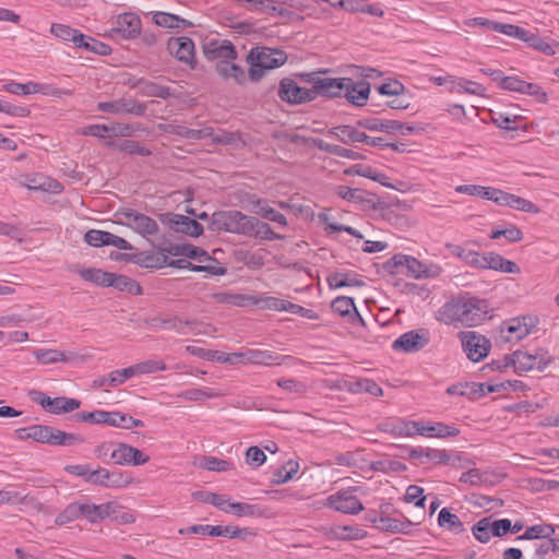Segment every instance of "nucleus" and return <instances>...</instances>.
Wrapping results in <instances>:
<instances>
[{"label":"nucleus","instance_id":"nucleus-24","mask_svg":"<svg viewBox=\"0 0 559 559\" xmlns=\"http://www.w3.org/2000/svg\"><path fill=\"white\" fill-rule=\"evenodd\" d=\"M81 516H85L91 523H96L110 515L116 506L114 502H107L103 504H94L88 501H81Z\"/></svg>","mask_w":559,"mask_h":559},{"label":"nucleus","instance_id":"nucleus-52","mask_svg":"<svg viewBox=\"0 0 559 559\" xmlns=\"http://www.w3.org/2000/svg\"><path fill=\"white\" fill-rule=\"evenodd\" d=\"M299 464L295 461H288L273 473L272 483L281 485L289 481L298 473Z\"/></svg>","mask_w":559,"mask_h":559},{"label":"nucleus","instance_id":"nucleus-29","mask_svg":"<svg viewBox=\"0 0 559 559\" xmlns=\"http://www.w3.org/2000/svg\"><path fill=\"white\" fill-rule=\"evenodd\" d=\"M328 135L335 138L344 144L367 141V134L350 126H337L328 131Z\"/></svg>","mask_w":559,"mask_h":559},{"label":"nucleus","instance_id":"nucleus-14","mask_svg":"<svg viewBox=\"0 0 559 559\" xmlns=\"http://www.w3.org/2000/svg\"><path fill=\"white\" fill-rule=\"evenodd\" d=\"M167 50L175 56L178 61L188 64L191 69L195 68L194 43L189 37H171L167 41Z\"/></svg>","mask_w":559,"mask_h":559},{"label":"nucleus","instance_id":"nucleus-60","mask_svg":"<svg viewBox=\"0 0 559 559\" xmlns=\"http://www.w3.org/2000/svg\"><path fill=\"white\" fill-rule=\"evenodd\" d=\"M80 510V502L70 503L61 513L57 515L55 523L61 526L79 519L81 516Z\"/></svg>","mask_w":559,"mask_h":559},{"label":"nucleus","instance_id":"nucleus-15","mask_svg":"<svg viewBox=\"0 0 559 559\" xmlns=\"http://www.w3.org/2000/svg\"><path fill=\"white\" fill-rule=\"evenodd\" d=\"M292 356H283L275 352L262 350L258 348H245V364H253L261 366H281L287 361H292Z\"/></svg>","mask_w":559,"mask_h":559},{"label":"nucleus","instance_id":"nucleus-58","mask_svg":"<svg viewBox=\"0 0 559 559\" xmlns=\"http://www.w3.org/2000/svg\"><path fill=\"white\" fill-rule=\"evenodd\" d=\"M331 307L334 312L341 314L342 317L349 316L352 312L357 313V309L355 307L354 300L350 297L340 296L336 297Z\"/></svg>","mask_w":559,"mask_h":559},{"label":"nucleus","instance_id":"nucleus-51","mask_svg":"<svg viewBox=\"0 0 559 559\" xmlns=\"http://www.w3.org/2000/svg\"><path fill=\"white\" fill-rule=\"evenodd\" d=\"M223 396V393L219 391H215L210 388L204 389H189L178 394V397L183 399L186 401H203L206 399H216Z\"/></svg>","mask_w":559,"mask_h":559},{"label":"nucleus","instance_id":"nucleus-49","mask_svg":"<svg viewBox=\"0 0 559 559\" xmlns=\"http://www.w3.org/2000/svg\"><path fill=\"white\" fill-rule=\"evenodd\" d=\"M449 91L452 93H466L472 95H480L484 91V87L474 81H469L466 79H457L454 78L451 80V86H449Z\"/></svg>","mask_w":559,"mask_h":559},{"label":"nucleus","instance_id":"nucleus-31","mask_svg":"<svg viewBox=\"0 0 559 559\" xmlns=\"http://www.w3.org/2000/svg\"><path fill=\"white\" fill-rule=\"evenodd\" d=\"M366 531L356 525H333L325 530V535L337 539H361L366 536Z\"/></svg>","mask_w":559,"mask_h":559},{"label":"nucleus","instance_id":"nucleus-63","mask_svg":"<svg viewBox=\"0 0 559 559\" xmlns=\"http://www.w3.org/2000/svg\"><path fill=\"white\" fill-rule=\"evenodd\" d=\"M167 367L163 360H145L133 365V370L136 374L154 373L157 371H164Z\"/></svg>","mask_w":559,"mask_h":559},{"label":"nucleus","instance_id":"nucleus-21","mask_svg":"<svg viewBox=\"0 0 559 559\" xmlns=\"http://www.w3.org/2000/svg\"><path fill=\"white\" fill-rule=\"evenodd\" d=\"M349 84H345L343 95L346 99L355 106H364L369 97L370 84L369 82L361 80L355 82L350 78H346Z\"/></svg>","mask_w":559,"mask_h":559},{"label":"nucleus","instance_id":"nucleus-3","mask_svg":"<svg viewBox=\"0 0 559 559\" xmlns=\"http://www.w3.org/2000/svg\"><path fill=\"white\" fill-rule=\"evenodd\" d=\"M287 55L283 50L269 47H254L247 56L249 63V78L251 81H259L267 70L283 66Z\"/></svg>","mask_w":559,"mask_h":559},{"label":"nucleus","instance_id":"nucleus-16","mask_svg":"<svg viewBox=\"0 0 559 559\" xmlns=\"http://www.w3.org/2000/svg\"><path fill=\"white\" fill-rule=\"evenodd\" d=\"M278 96L282 100L292 104H300L314 99L312 88L300 87L290 79L282 80Z\"/></svg>","mask_w":559,"mask_h":559},{"label":"nucleus","instance_id":"nucleus-9","mask_svg":"<svg viewBox=\"0 0 559 559\" xmlns=\"http://www.w3.org/2000/svg\"><path fill=\"white\" fill-rule=\"evenodd\" d=\"M356 491V488L338 490L328 498V506L344 514H357L364 510V507L357 498Z\"/></svg>","mask_w":559,"mask_h":559},{"label":"nucleus","instance_id":"nucleus-26","mask_svg":"<svg viewBox=\"0 0 559 559\" xmlns=\"http://www.w3.org/2000/svg\"><path fill=\"white\" fill-rule=\"evenodd\" d=\"M445 248L451 255L459 258L471 267L480 270L483 253L450 242L445 245Z\"/></svg>","mask_w":559,"mask_h":559},{"label":"nucleus","instance_id":"nucleus-56","mask_svg":"<svg viewBox=\"0 0 559 559\" xmlns=\"http://www.w3.org/2000/svg\"><path fill=\"white\" fill-rule=\"evenodd\" d=\"M200 466L207 471L213 472H227L233 468V463L216 456H203L200 461Z\"/></svg>","mask_w":559,"mask_h":559},{"label":"nucleus","instance_id":"nucleus-40","mask_svg":"<svg viewBox=\"0 0 559 559\" xmlns=\"http://www.w3.org/2000/svg\"><path fill=\"white\" fill-rule=\"evenodd\" d=\"M168 265L178 269H190L194 272H206L211 275H224L226 273V269L223 266L214 264L194 265L187 259L170 260Z\"/></svg>","mask_w":559,"mask_h":559},{"label":"nucleus","instance_id":"nucleus-32","mask_svg":"<svg viewBox=\"0 0 559 559\" xmlns=\"http://www.w3.org/2000/svg\"><path fill=\"white\" fill-rule=\"evenodd\" d=\"M409 456L413 459L427 457L436 464L448 465L451 455L447 450L432 449V448H415L409 450Z\"/></svg>","mask_w":559,"mask_h":559},{"label":"nucleus","instance_id":"nucleus-37","mask_svg":"<svg viewBox=\"0 0 559 559\" xmlns=\"http://www.w3.org/2000/svg\"><path fill=\"white\" fill-rule=\"evenodd\" d=\"M212 299L218 304L235 306V307H245L250 305V301H253V296L245 295V294H236L231 292H217L211 295Z\"/></svg>","mask_w":559,"mask_h":559},{"label":"nucleus","instance_id":"nucleus-23","mask_svg":"<svg viewBox=\"0 0 559 559\" xmlns=\"http://www.w3.org/2000/svg\"><path fill=\"white\" fill-rule=\"evenodd\" d=\"M118 412H107V411H94V412H80L73 415L74 420L76 421H85L90 424H104L111 427H116L119 425L117 423Z\"/></svg>","mask_w":559,"mask_h":559},{"label":"nucleus","instance_id":"nucleus-64","mask_svg":"<svg viewBox=\"0 0 559 559\" xmlns=\"http://www.w3.org/2000/svg\"><path fill=\"white\" fill-rule=\"evenodd\" d=\"M132 454V445L126 443H118L117 448L112 450L110 456L116 464L130 465Z\"/></svg>","mask_w":559,"mask_h":559},{"label":"nucleus","instance_id":"nucleus-20","mask_svg":"<svg viewBox=\"0 0 559 559\" xmlns=\"http://www.w3.org/2000/svg\"><path fill=\"white\" fill-rule=\"evenodd\" d=\"M166 223L176 233L192 237L203 234V226L199 222L181 214H167Z\"/></svg>","mask_w":559,"mask_h":559},{"label":"nucleus","instance_id":"nucleus-55","mask_svg":"<svg viewBox=\"0 0 559 559\" xmlns=\"http://www.w3.org/2000/svg\"><path fill=\"white\" fill-rule=\"evenodd\" d=\"M250 532L248 528H239L233 525H210V536H224L228 538H246Z\"/></svg>","mask_w":559,"mask_h":559},{"label":"nucleus","instance_id":"nucleus-33","mask_svg":"<svg viewBox=\"0 0 559 559\" xmlns=\"http://www.w3.org/2000/svg\"><path fill=\"white\" fill-rule=\"evenodd\" d=\"M73 45L76 48L84 49L86 51H91V52H94V53H97L100 56H107L111 51V48L108 45H106L97 39H94L91 36H86L84 34H82L81 32L76 37H74Z\"/></svg>","mask_w":559,"mask_h":559},{"label":"nucleus","instance_id":"nucleus-43","mask_svg":"<svg viewBox=\"0 0 559 559\" xmlns=\"http://www.w3.org/2000/svg\"><path fill=\"white\" fill-rule=\"evenodd\" d=\"M45 85L36 82L17 83L10 81L3 85V90L14 95H29L36 93H44Z\"/></svg>","mask_w":559,"mask_h":559},{"label":"nucleus","instance_id":"nucleus-50","mask_svg":"<svg viewBox=\"0 0 559 559\" xmlns=\"http://www.w3.org/2000/svg\"><path fill=\"white\" fill-rule=\"evenodd\" d=\"M250 225L252 228L249 237H254L261 240H275L283 238L281 235L274 233L267 223L261 222L257 217L252 216Z\"/></svg>","mask_w":559,"mask_h":559},{"label":"nucleus","instance_id":"nucleus-54","mask_svg":"<svg viewBox=\"0 0 559 559\" xmlns=\"http://www.w3.org/2000/svg\"><path fill=\"white\" fill-rule=\"evenodd\" d=\"M109 145L130 155L148 156L152 154L147 147L134 140H123L119 143L111 142Z\"/></svg>","mask_w":559,"mask_h":559},{"label":"nucleus","instance_id":"nucleus-10","mask_svg":"<svg viewBox=\"0 0 559 559\" xmlns=\"http://www.w3.org/2000/svg\"><path fill=\"white\" fill-rule=\"evenodd\" d=\"M33 400L51 414L70 413L78 409L81 401L72 397L59 396L51 399L40 391L34 392Z\"/></svg>","mask_w":559,"mask_h":559},{"label":"nucleus","instance_id":"nucleus-2","mask_svg":"<svg viewBox=\"0 0 559 559\" xmlns=\"http://www.w3.org/2000/svg\"><path fill=\"white\" fill-rule=\"evenodd\" d=\"M202 49L207 60L216 61L215 70L223 79H233L239 84L246 81L243 69L234 62L237 59V51L230 40L206 39Z\"/></svg>","mask_w":559,"mask_h":559},{"label":"nucleus","instance_id":"nucleus-35","mask_svg":"<svg viewBox=\"0 0 559 559\" xmlns=\"http://www.w3.org/2000/svg\"><path fill=\"white\" fill-rule=\"evenodd\" d=\"M132 87H139L141 95L147 97H158L166 99L171 95L170 88L168 86L146 81L144 79L138 80L134 84H132Z\"/></svg>","mask_w":559,"mask_h":559},{"label":"nucleus","instance_id":"nucleus-53","mask_svg":"<svg viewBox=\"0 0 559 559\" xmlns=\"http://www.w3.org/2000/svg\"><path fill=\"white\" fill-rule=\"evenodd\" d=\"M76 272L84 281L92 282L104 287H108L109 278L111 277L110 272H104L99 269H80L76 270Z\"/></svg>","mask_w":559,"mask_h":559},{"label":"nucleus","instance_id":"nucleus-5","mask_svg":"<svg viewBox=\"0 0 559 559\" xmlns=\"http://www.w3.org/2000/svg\"><path fill=\"white\" fill-rule=\"evenodd\" d=\"M386 271L392 274H405L415 278L437 277L441 273L439 265H426L416 258L406 254H395L386 260Z\"/></svg>","mask_w":559,"mask_h":559},{"label":"nucleus","instance_id":"nucleus-57","mask_svg":"<svg viewBox=\"0 0 559 559\" xmlns=\"http://www.w3.org/2000/svg\"><path fill=\"white\" fill-rule=\"evenodd\" d=\"M227 513L237 516H260L261 511L258 506L246 502H230Z\"/></svg>","mask_w":559,"mask_h":559},{"label":"nucleus","instance_id":"nucleus-17","mask_svg":"<svg viewBox=\"0 0 559 559\" xmlns=\"http://www.w3.org/2000/svg\"><path fill=\"white\" fill-rule=\"evenodd\" d=\"M131 483V478L119 471H109L104 467L94 469L91 484L108 488H123Z\"/></svg>","mask_w":559,"mask_h":559},{"label":"nucleus","instance_id":"nucleus-62","mask_svg":"<svg viewBox=\"0 0 559 559\" xmlns=\"http://www.w3.org/2000/svg\"><path fill=\"white\" fill-rule=\"evenodd\" d=\"M473 535L480 543H487L490 539L491 527L490 518H484L475 523L472 527Z\"/></svg>","mask_w":559,"mask_h":559},{"label":"nucleus","instance_id":"nucleus-34","mask_svg":"<svg viewBox=\"0 0 559 559\" xmlns=\"http://www.w3.org/2000/svg\"><path fill=\"white\" fill-rule=\"evenodd\" d=\"M331 288L358 287L364 285V281L358 275L350 272H333L326 278Z\"/></svg>","mask_w":559,"mask_h":559},{"label":"nucleus","instance_id":"nucleus-25","mask_svg":"<svg viewBox=\"0 0 559 559\" xmlns=\"http://www.w3.org/2000/svg\"><path fill=\"white\" fill-rule=\"evenodd\" d=\"M36 359L43 365L57 362H69L75 360L79 356L73 352H61L58 349H36L34 352Z\"/></svg>","mask_w":559,"mask_h":559},{"label":"nucleus","instance_id":"nucleus-42","mask_svg":"<svg viewBox=\"0 0 559 559\" xmlns=\"http://www.w3.org/2000/svg\"><path fill=\"white\" fill-rule=\"evenodd\" d=\"M438 524L454 534H461L465 531L464 524L460 518L448 508H443L439 512Z\"/></svg>","mask_w":559,"mask_h":559},{"label":"nucleus","instance_id":"nucleus-39","mask_svg":"<svg viewBox=\"0 0 559 559\" xmlns=\"http://www.w3.org/2000/svg\"><path fill=\"white\" fill-rule=\"evenodd\" d=\"M48 428L46 425H33L25 428H19L15 430V436L20 440L32 439L39 443H46L48 439Z\"/></svg>","mask_w":559,"mask_h":559},{"label":"nucleus","instance_id":"nucleus-1","mask_svg":"<svg viewBox=\"0 0 559 559\" xmlns=\"http://www.w3.org/2000/svg\"><path fill=\"white\" fill-rule=\"evenodd\" d=\"M490 306L486 299L468 293L443 304L436 312V319L447 325L460 323L465 326L481 324L490 318Z\"/></svg>","mask_w":559,"mask_h":559},{"label":"nucleus","instance_id":"nucleus-13","mask_svg":"<svg viewBox=\"0 0 559 559\" xmlns=\"http://www.w3.org/2000/svg\"><path fill=\"white\" fill-rule=\"evenodd\" d=\"M429 341L427 330L408 331L393 342L392 348L396 352L416 353L426 347Z\"/></svg>","mask_w":559,"mask_h":559},{"label":"nucleus","instance_id":"nucleus-59","mask_svg":"<svg viewBox=\"0 0 559 559\" xmlns=\"http://www.w3.org/2000/svg\"><path fill=\"white\" fill-rule=\"evenodd\" d=\"M183 321L181 318L175 316V317H168V318H154L152 320L153 325H159L164 330H174L180 334H186L187 332L183 331Z\"/></svg>","mask_w":559,"mask_h":559},{"label":"nucleus","instance_id":"nucleus-46","mask_svg":"<svg viewBox=\"0 0 559 559\" xmlns=\"http://www.w3.org/2000/svg\"><path fill=\"white\" fill-rule=\"evenodd\" d=\"M510 357L514 360L513 367L518 372H527L536 369L537 357L533 356V354L515 350L510 354Z\"/></svg>","mask_w":559,"mask_h":559},{"label":"nucleus","instance_id":"nucleus-61","mask_svg":"<svg viewBox=\"0 0 559 559\" xmlns=\"http://www.w3.org/2000/svg\"><path fill=\"white\" fill-rule=\"evenodd\" d=\"M526 38L527 39H525L524 41L527 43L530 47L547 56H552L556 53L554 46L542 39L537 34H534L528 31Z\"/></svg>","mask_w":559,"mask_h":559},{"label":"nucleus","instance_id":"nucleus-28","mask_svg":"<svg viewBox=\"0 0 559 559\" xmlns=\"http://www.w3.org/2000/svg\"><path fill=\"white\" fill-rule=\"evenodd\" d=\"M48 431L46 444L49 445L71 447L74 444H81L85 441L81 435L66 432L51 426H49Z\"/></svg>","mask_w":559,"mask_h":559},{"label":"nucleus","instance_id":"nucleus-12","mask_svg":"<svg viewBox=\"0 0 559 559\" xmlns=\"http://www.w3.org/2000/svg\"><path fill=\"white\" fill-rule=\"evenodd\" d=\"M97 109L115 115L143 116L146 111V105L133 98L122 97L110 102H100L97 104Z\"/></svg>","mask_w":559,"mask_h":559},{"label":"nucleus","instance_id":"nucleus-36","mask_svg":"<svg viewBox=\"0 0 559 559\" xmlns=\"http://www.w3.org/2000/svg\"><path fill=\"white\" fill-rule=\"evenodd\" d=\"M252 212L262 218L269 219L271 222H274L281 226L287 225V219L285 215L282 213L275 211L272 206L269 205V203L265 200H257L253 203Z\"/></svg>","mask_w":559,"mask_h":559},{"label":"nucleus","instance_id":"nucleus-41","mask_svg":"<svg viewBox=\"0 0 559 559\" xmlns=\"http://www.w3.org/2000/svg\"><path fill=\"white\" fill-rule=\"evenodd\" d=\"M555 526L551 524H536L528 526L525 532L518 536L519 540L549 539L555 534Z\"/></svg>","mask_w":559,"mask_h":559},{"label":"nucleus","instance_id":"nucleus-8","mask_svg":"<svg viewBox=\"0 0 559 559\" xmlns=\"http://www.w3.org/2000/svg\"><path fill=\"white\" fill-rule=\"evenodd\" d=\"M459 338L469 360L477 362L489 354L491 343L485 335L476 331H462Z\"/></svg>","mask_w":559,"mask_h":559},{"label":"nucleus","instance_id":"nucleus-30","mask_svg":"<svg viewBox=\"0 0 559 559\" xmlns=\"http://www.w3.org/2000/svg\"><path fill=\"white\" fill-rule=\"evenodd\" d=\"M168 252L174 255H183L186 258L195 260L199 263H203L202 265L212 264V262L215 261V259L209 255L206 251L191 245L176 246L168 250Z\"/></svg>","mask_w":559,"mask_h":559},{"label":"nucleus","instance_id":"nucleus-19","mask_svg":"<svg viewBox=\"0 0 559 559\" xmlns=\"http://www.w3.org/2000/svg\"><path fill=\"white\" fill-rule=\"evenodd\" d=\"M417 424L416 435L427 438L444 439L449 437H456L460 433V430L456 427L443 423H426L417 420Z\"/></svg>","mask_w":559,"mask_h":559},{"label":"nucleus","instance_id":"nucleus-11","mask_svg":"<svg viewBox=\"0 0 559 559\" xmlns=\"http://www.w3.org/2000/svg\"><path fill=\"white\" fill-rule=\"evenodd\" d=\"M536 322L535 318L528 316L512 318L503 322L501 332L508 333L504 336L507 342H520L533 332L536 328Z\"/></svg>","mask_w":559,"mask_h":559},{"label":"nucleus","instance_id":"nucleus-48","mask_svg":"<svg viewBox=\"0 0 559 559\" xmlns=\"http://www.w3.org/2000/svg\"><path fill=\"white\" fill-rule=\"evenodd\" d=\"M153 20L156 25L167 28H180L191 25L189 21L166 12H156Z\"/></svg>","mask_w":559,"mask_h":559},{"label":"nucleus","instance_id":"nucleus-47","mask_svg":"<svg viewBox=\"0 0 559 559\" xmlns=\"http://www.w3.org/2000/svg\"><path fill=\"white\" fill-rule=\"evenodd\" d=\"M314 144L320 151H323L325 153H329V154H332V155H335L338 157H344V158H348V159H353V160H356L360 157V154L353 150L345 148L340 145L326 143L321 139L316 140Z\"/></svg>","mask_w":559,"mask_h":559},{"label":"nucleus","instance_id":"nucleus-27","mask_svg":"<svg viewBox=\"0 0 559 559\" xmlns=\"http://www.w3.org/2000/svg\"><path fill=\"white\" fill-rule=\"evenodd\" d=\"M250 305H258L261 309L275 310V311H286V312H295L300 311L299 305L293 304L288 300H284L277 297H253V301H250Z\"/></svg>","mask_w":559,"mask_h":559},{"label":"nucleus","instance_id":"nucleus-18","mask_svg":"<svg viewBox=\"0 0 559 559\" xmlns=\"http://www.w3.org/2000/svg\"><path fill=\"white\" fill-rule=\"evenodd\" d=\"M110 32L111 36H119L124 39L134 38L141 32V20L134 13L120 14Z\"/></svg>","mask_w":559,"mask_h":559},{"label":"nucleus","instance_id":"nucleus-45","mask_svg":"<svg viewBox=\"0 0 559 559\" xmlns=\"http://www.w3.org/2000/svg\"><path fill=\"white\" fill-rule=\"evenodd\" d=\"M108 287H115L121 292H128L134 295L142 294V288L135 281L126 275H117L115 273H111Z\"/></svg>","mask_w":559,"mask_h":559},{"label":"nucleus","instance_id":"nucleus-6","mask_svg":"<svg viewBox=\"0 0 559 559\" xmlns=\"http://www.w3.org/2000/svg\"><path fill=\"white\" fill-rule=\"evenodd\" d=\"M302 79L312 84L314 98L318 95L325 97H338L343 95L345 84H349L346 78H328L324 72H310L301 75Z\"/></svg>","mask_w":559,"mask_h":559},{"label":"nucleus","instance_id":"nucleus-4","mask_svg":"<svg viewBox=\"0 0 559 559\" xmlns=\"http://www.w3.org/2000/svg\"><path fill=\"white\" fill-rule=\"evenodd\" d=\"M252 216L237 210L217 211L210 217L209 229L212 231H227L231 234L250 236Z\"/></svg>","mask_w":559,"mask_h":559},{"label":"nucleus","instance_id":"nucleus-44","mask_svg":"<svg viewBox=\"0 0 559 559\" xmlns=\"http://www.w3.org/2000/svg\"><path fill=\"white\" fill-rule=\"evenodd\" d=\"M395 202L397 206L402 209L408 207V204L405 201H400L390 193H386V223L396 225L399 227L407 226V218L402 214H395L394 211L391 209Z\"/></svg>","mask_w":559,"mask_h":559},{"label":"nucleus","instance_id":"nucleus-7","mask_svg":"<svg viewBox=\"0 0 559 559\" xmlns=\"http://www.w3.org/2000/svg\"><path fill=\"white\" fill-rule=\"evenodd\" d=\"M121 225H124L143 237L154 236L158 233V224L152 217L133 209H122L117 213Z\"/></svg>","mask_w":559,"mask_h":559},{"label":"nucleus","instance_id":"nucleus-22","mask_svg":"<svg viewBox=\"0 0 559 559\" xmlns=\"http://www.w3.org/2000/svg\"><path fill=\"white\" fill-rule=\"evenodd\" d=\"M480 270H493L511 274H516L520 272V267L515 262L507 260L496 252L483 253Z\"/></svg>","mask_w":559,"mask_h":559},{"label":"nucleus","instance_id":"nucleus-38","mask_svg":"<svg viewBox=\"0 0 559 559\" xmlns=\"http://www.w3.org/2000/svg\"><path fill=\"white\" fill-rule=\"evenodd\" d=\"M499 205L509 206L526 213H538L539 209L530 200L503 192L502 199L499 201Z\"/></svg>","mask_w":559,"mask_h":559}]
</instances>
